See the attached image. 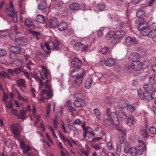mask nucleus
<instances>
[{
	"instance_id": "obj_37",
	"label": "nucleus",
	"mask_w": 156,
	"mask_h": 156,
	"mask_svg": "<svg viewBox=\"0 0 156 156\" xmlns=\"http://www.w3.org/2000/svg\"><path fill=\"white\" fill-rule=\"evenodd\" d=\"M13 63L17 66H21L23 64V62L22 60L17 59L13 61Z\"/></svg>"
},
{
	"instance_id": "obj_28",
	"label": "nucleus",
	"mask_w": 156,
	"mask_h": 156,
	"mask_svg": "<svg viewBox=\"0 0 156 156\" xmlns=\"http://www.w3.org/2000/svg\"><path fill=\"white\" fill-rule=\"evenodd\" d=\"M69 9L73 11L78 10L80 8V5L77 3L70 4L69 5Z\"/></svg>"
},
{
	"instance_id": "obj_61",
	"label": "nucleus",
	"mask_w": 156,
	"mask_h": 156,
	"mask_svg": "<svg viewBox=\"0 0 156 156\" xmlns=\"http://www.w3.org/2000/svg\"><path fill=\"white\" fill-rule=\"evenodd\" d=\"M120 136L119 137V142L121 144H123L124 142V138L122 134H120V135H119Z\"/></svg>"
},
{
	"instance_id": "obj_14",
	"label": "nucleus",
	"mask_w": 156,
	"mask_h": 156,
	"mask_svg": "<svg viewBox=\"0 0 156 156\" xmlns=\"http://www.w3.org/2000/svg\"><path fill=\"white\" fill-rule=\"evenodd\" d=\"M140 58V56L139 54L134 52L129 55L128 59L131 62H134L139 61Z\"/></svg>"
},
{
	"instance_id": "obj_11",
	"label": "nucleus",
	"mask_w": 156,
	"mask_h": 156,
	"mask_svg": "<svg viewBox=\"0 0 156 156\" xmlns=\"http://www.w3.org/2000/svg\"><path fill=\"white\" fill-rule=\"evenodd\" d=\"M150 91H146L143 92L140 90L138 91V94L139 97L142 100H145L148 101L151 98L150 94Z\"/></svg>"
},
{
	"instance_id": "obj_36",
	"label": "nucleus",
	"mask_w": 156,
	"mask_h": 156,
	"mask_svg": "<svg viewBox=\"0 0 156 156\" xmlns=\"http://www.w3.org/2000/svg\"><path fill=\"white\" fill-rule=\"evenodd\" d=\"M93 111L94 114L96 116V118L98 120L100 119L101 115V114L99 110L97 108H94L93 110Z\"/></svg>"
},
{
	"instance_id": "obj_27",
	"label": "nucleus",
	"mask_w": 156,
	"mask_h": 156,
	"mask_svg": "<svg viewBox=\"0 0 156 156\" xmlns=\"http://www.w3.org/2000/svg\"><path fill=\"white\" fill-rule=\"evenodd\" d=\"M94 133L92 130H88L87 129L85 130L83 135L84 138L87 136L89 138L94 136Z\"/></svg>"
},
{
	"instance_id": "obj_7",
	"label": "nucleus",
	"mask_w": 156,
	"mask_h": 156,
	"mask_svg": "<svg viewBox=\"0 0 156 156\" xmlns=\"http://www.w3.org/2000/svg\"><path fill=\"white\" fill-rule=\"evenodd\" d=\"M11 128L14 137L19 139L20 137L21 130L22 129L20 124L19 123H14L11 126Z\"/></svg>"
},
{
	"instance_id": "obj_23",
	"label": "nucleus",
	"mask_w": 156,
	"mask_h": 156,
	"mask_svg": "<svg viewBox=\"0 0 156 156\" xmlns=\"http://www.w3.org/2000/svg\"><path fill=\"white\" fill-rule=\"evenodd\" d=\"M126 42L127 45L130 46L136 43L137 41L135 38L128 36L126 38Z\"/></svg>"
},
{
	"instance_id": "obj_24",
	"label": "nucleus",
	"mask_w": 156,
	"mask_h": 156,
	"mask_svg": "<svg viewBox=\"0 0 156 156\" xmlns=\"http://www.w3.org/2000/svg\"><path fill=\"white\" fill-rule=\"evenodd\" d=\"M25 25L27 27H30L34 29L36 27V26L34 24L33 21L29 18L25 19Z\"/></svg>"
},
{
	"instance_id": "obj_25",
	"label": "nucleus",
	"mask_w": 156,
	"mask_h": 156,
	"mask_svg": "<svg viewBox=\"0 0 156 156\" xmlns=\"http://www.w3.org/2000/svg\"><path fill=\"white\" fill-rule=\"evenodd\" d=\"M115 62L114 59L110 58L105 61V63L107 66L112 67L115 64Z\"/></svg>"
},
{
	"instance_id": "obj_31",
	"label": "nucleus",
	"mask_w": 156,
	"mask_h": 156,
	"mask_svg": "<svg viewBox=\"0 0 156 156\" xmlns=\"http://www.w3.org/2000/svg\"><path fill=\"white\" fill-rule=\"evenodd\" d=\"M128 104L126 101L122 100L119 102L118 106L120 108L125 109L126 108Z\"/></svg>"
},
{
	"instance_id": "obj_56",
	"label": "nucleus",
	"mask_w": 156,
	"mask_h": 156,
	"mask_svg": "<svg viewBox=\"0 0 156 156\" xmlns=\"http://www.w3.org/2000/svg\"><path fill=\"white\" fill-rule=\"evenodd\" d=\"M106 146L109 150H112L113 148L112 144L111 141L108 142L107 143Z\"/></svg>"
},
{
	"instance_id": "obj_30",
	"label": "nucleus",
	"mask_w": 156,
	"mask_h": 156,
	"mask_svg": "<svg viewBox=\"0 0 156 156\" xmlns=\"http://www.w3.org/2000/svg\"><path fill=\"white\" fill-rule=\"evenodd\" d=\"M25 80L24 79H20L17 80L16 83L17 85L20 87L26 88V86L25 84Z\"/></svg>"
},
{
	"instance_id": "obj_26",
	"label": "nucleus",
	"mask_w": 156,
	"mask_h": 156,
	"mask_svg": "<svg viewBox=\"0 0 156 156\" xmlns=\"http://www.w3.org/2000/svg\"><path fill=\"white\" fill-rule=\"evenodd\" d=\"M67 25L65 22H62L58 26V28L60 31H63L67 29Z\"/></svg>"
},
{
	"instance_id": "obj_52",
	"label": "nucleus",
	"mask_w": 156,
	"mask_h": 156,
	"mask_svg": "<svg viewBox=\"0 0 156 156\" xmlns=\"http://www.w3.org/2000/svg\"><path fill=\"white\" fill-rule=\"evenodd\" d=\"M150 133L152 134H155L156 133V127L152 126L149 129Z\"/></svg>"
},
{
	"instance_id": "obj_22",
	"label": "nucleus",
	"mask_w": 156,
	"mask_h": 156,
	"mask_svg": "<svg viewBox=\"0 0 156 156\" xmlns=\"http://www.w3.org/2000/svg\"><path fill=\"white\" fill-rule=\"evenodd\" d=\"M58 20L56 18H52L48 22V25L51 28H55L57 26Z\"/></svg>"
},
{
	"instance_id": "obj_20",
	"label": "nucleus",
	"mask_w": 156,
	"mask_h": 156,
	"mask_svg": "<svg viewBox=\"0 0 156 156\" xmlns=\"http://www.w3.org/2000/svg\"><path fill=\"white\" fill-rule=\"evenodd\" d=\"M47 4L45 0L41 2L37 5L38 9L40 11H44V12H46V9L47 7Z\"/></svg>"
},
{
	"instance_id": "obj_18",
	"label": "nucleus",
	"mask_w": 156,
	"mask_h": 156,
	"mask_svg": "<svg viewBox=\"0 0 156 156\" xmlns=\"http://www.w3.org/2000/svg\"><path fill=\"white\" fill-rule=\"evenodd\" d=\"M72 65L76 69H80L81 66V61L77 58H74L71 62Z\"/></svg>"
},
{
	"instance_id": "obj_42",
	"label": "nucleus",
	"mask_w": 156,
	"mask_h": 156,
	"mask_svg": "<svg viewBox=\"0 0 156 156\" xmlns=\"http://www.w3.org/2000/svg\"><path fill=\"white\" fill-rule=\"evenodd\" d=\"M76 50L78 51H83V48L84 47V45L81 43L77 44L75 46Z\"/></svg>"
},
{
	"instance_id": "obj_49",
	"label": "nucleus",
	"mask_w": 156,
	"mask_h": 156,
	"mask_svg": "<svg viewBox=\"0 0 156 156\" xmlns=\"http://www.w3.org/2000/svg\"><path fill=\"white\" fill-rule=\"evenodd\" d=\"M10 52L9 53V57L12 59H14L17 57V54L15 52L13 51L12 50H9Z\"/></svg>"
},
{
	"instance_id": "obj_53",
	"label": "nucleus",
	"mask_w": 156,
	"mask_h": 156,
	"mask_svg": "<svg viewBox=\"0 0 156 156\" xmlns=\"http://www.w3.org/2000/svg\"><path fill=\"white\" fill-rule=\"evenodd\" d=\"M79 69V71L80 73V74L79 75H80V76L83 77V76L85 75L86 73V71L85 69L83 68L81 69Z\"/></svg>"
},
{
	"instance_id": "obj_35",
	"label": "nucleus",
	"mask_w": 156,
	"mask_h": 156,
	"mask_svg": "<svg viewBox=\"0 0 156 156\" xmlns=\"http://www.w3.org/2000/svg\"><path fill=\"white\" fill-rule=\"evenodd\" d=\"M18 119L24 120L26 119V113L24 110H21L20 114L17 115Z\"/></svg>"
},
{
	"instance_id": "obj_58",
	"label": "nucleus",
	"mask_w": 156,
	"mask_h": 156,
	"mask_svg": "<svg viewBox=\"0 0 156 156\" xmlns=\"http://www.w3.org/2000/svg\"><path fill=\"white\" fill-rule=\"evenodd\" d=\"M34 65V64L33 63H32L30 61L27 63V68L30 70L31 69L32 66H33Z\"/></svg>"
},
{
	"instance_id": "obj_33",
	"label": "nucleus",
	"mask_w": 156,
	"mask_h": 156,
	"mask_svg": "<svg viewBox=\"0 0 156 156\" xmlns=\"http://www.w3.org/2000/svg\"><path fill=\"white\" fill-rule=\"evenodd\" d=\"M25 2L24 0H20L19 3V8L22 11H24L25 9Z\"/></svg>"
},
{
	"instance_id": "obj_21",
	"label": "nucleus",
	"mask_w": 156,
	"mask_h": 156,
	"mask_svg": "<svg viewBox=\"0 0 156 156\" xmlns=\"http://www.w3.org/2000/svg\"><path fill=\"white\" fill-rule=\"evenodd\" d=\"M15 43L17 45H25L28 44V41L26 38L20 37L16 40Z\"/></svg>"
},
{
	"instance_id": "obj_48",
	"label": "nucleus",
	"mask_w": 156,
	"mask_h": 156,
	"mask_svg": "<svg viewBox=\"0 0 156 156\" xmlns=\"http://www.w3.org/2000/svg\"><path fill=\"white\" fill-rule=\"evenodd\" d=\"M81 123V121L80 119H75L73 122L72 123V126H73L75 125H80Z\"/></svg>"
},
{
	"instance_id": "obj_2",
	"label": "nucleus",
	"mask_w": 156,
	"mask_h": 156,
	"mask_svg": "<svg viewBox=\"0 0 156 156\" xmlns=\"http://www.w3.org/2000/svg\"><path fill=\"white\" fill-rule=\"evenodd\" d=\"M108 118L104 120L105 125L109 129H112L114 127V125L116 124L114 123V121L115 120V117L116 119L117 118L116 115L114 112L108 113Z\"/></svg>"
},
{
	"instance_id": "obj_5",
	"label": "nucleus",
	"mask_w": 156,
	"mask_h": 156,
	"mask_svg": "<svg viewBox=\"0 0 156 156\" xmlns=\"http://www.w3.org/2000/svg\"><path fill=\"white\" fill-rule=\"evenodd\" d=\"M59 41L58 40H56L55 41H49L45 42V47L46 48L48 51H45V53L47 55L49 54L50 52L49 50L57 51L59 49Z\"/></svg>"
},
{
	"instance_id": "obj_1",
	"label": "nucleus",
	"mask_w": 156,
	"mask_h": 156,
	"mask_svg": "<svg viewBox=\"0 0 156 156\" xmlns=\"http://www.w3.org/2000/svg\"><path fill=\"white\" fill-rule=\"evenodd\" d=\"M41 69L39 70V72L42 79L43 80L46 79L45 87L48 90H52L50 84L49 83L48 77L50 75V72L47 68L44 66H40Z\"/></svg>"
},
{
	"instance_id": "obj_59",
	"label": "nucleus",
	"mask_w": 156,
	"mask_h": 156,
	"mask_svg": "<svg viewBox=\"0 0 156 156\" xmlns=\"http://www.w3.org/2000/svg\"><path fill=\"white\" fill-rule=\"evenodd\" d=\"M26 16V15L25 13L24 12V11H22V12L20 13V20L21 21H23V19H26L25 17Z\"/></svg>"
},
{
	"instance_id": "obj_62",
	"label": "nucleus",
	"mask_w": 156,
	"mask_h": 156,
	"mask_svg": "<svg viewBox=\"0 0 156 156\" xmlns=\"http://www.w3.org/2000/svg\"><path fill=\"white\" fill-rule=\"evenodd\" d=\"M17 92L18 95V98L19 100H22L24 101H27V99L26 98H24L23 97H22L20 96V94L18 91L17 90Z\"/></svg>"
},
{
	"instance_id": "obj_50",
	"label": "nucleus",
	"mask_w": 156,
	"mask_h": 156,
	"mask_svg": "<svg viewBox=\"0 0 156 156\" xmlns=\"http://www.w3.org/2000/svg\"><path fill=\"white\" fill-rule=\"evenodd\" d=\"M128 26V23L127 21H122L120 23L119 25V27L122 28Z\"/></svg>"
},
{
	"instance_id": "obj_12",
	"label": "nucleus",
	"mask_w": 156,
	"mask_h": 156,
	"mask_svg": "<svg viewBox=\"0 0 156 156\" xmlns=\"http://www.w3.org/2000/svg\"><path fill=\"white\" fill-rule=\"evenodd\" d=\"M41 96L45 97L47 99L51 98L53 95L52 90H46L43 89L41 90Z\"/></svg>"
},
{
	"instance_id": "obj_17",
	"label": "nucleus",
	"mask_w": 156,
	"mask_h": 156,
	"mask_svg": "<svg viewBox=\"0 0 156 156\" xmlns=\"http://www.w3.org/2000/svg\"><path fill=\"white\" fill-rule=\"evenodd\" d=\"M132 69L136 71H140L143 68V64L140 61L133 63L131 64Z\"/></svg>"
},
{
	"instance_id": "obj_9",
	"label": "nucleus",
	"mask_w": 156,
	"mask_h": 156,
	"mask_svg": "<svg viewBox=\"0 0 156 156\" xmlns=\"http://www.w3.org/2000/svg\"><path fill=\"white\" fill-rule=\"evenodd\" d=\"M143 151V147L139 145L136 147L130 148L129 152L133 156H136L137 155H140L142 154Z\"/></svg>"
},
{
	"instance_id": "obj_63",
	"label": "nucleus",
	"mask_w": 156,
	"mask_h": 156,
	"mask_svg": "<svg viewBox=\"0 0 156 156\" xmlns=\"http://www.w3.org/2000/svg\"><path fill=\"white\" fill-rule=\"evenodd\" d=\"M142 64L143 67L144 69L148 67L150 65L149 62L148 61H145Z\"/></svg>"
},
{
	"instance_id": "obj_3",
	"label": "nucleus",
	"mask_w": 156,
	"mask_h": 156,
	"mask_svg": "<svg viewBox=\"0 0 156 156\" xmlns=\"http://www.w3.org/2000/svg\"><path fill=\"white\" fill-rule=\"evenodd\" d=\"M138 26L137 27L138 30L140 31V33L143 36H146L149 35L151 31L149 30L148 24L147 22H145L143 20H138Z\"/></svg>"
},
{
	"instance_id": "obj_46",
	"label": "nucleus",
	"mask_w": 156,
	"mask_h": 156,
	"mask_svg": "<svg viewBox=\"0 0 156 156\" xmlns=\"http://www.w3.org/2000/svg\"><path fill=\"white\" fill-rule=\"evenodd\" d=\"M31 34L32 35L34 36V38L35 40H38L39 39L38 37L40 35V34L39 33L35 31H33L32 32Z\"/></svg>"
},
{
	"instance_id": "obj_10",
	"label": "nucleus",
	"mask_w": 156,
	"mask_h": 156,
	"mask_svg": "<svg viewBox=\"0 0 156 156\" xmlns=\"http://www.w3.org/2000/svg\"><path fill=\"white\" fill-rule=\"evenodd\" d=\"M125 32L123 30H119L114 32V40L112 42L114 44H116L118 43L117 40H119L122 38L125 35Z\"/></svg>"
},
{
	"instance_id": "obj_51",
	"label": "nucleus",
	"mask_w": 156,
	"mask_h": 156,
	"mask_svg": "<svg viewBox=\"0 0 156 156\" xmlns=\"http://www.w3.org/2000/svg\"><path fill=\"white\" fill-rule=\"evenodd\" d=\"M7 52L5 50L0 49V58L6 55Z\"/></svg>"
},
{
	"instance_id": "obj_44",
	"label": "nucleus",
	"mask_w": 156,
	"mask_h": 156,
	"mask_svg": "<svg viewBox=\"0 0 156 156\" xmlns=\"http://www.w3.org/2000/svg\"><path fill=\"white\" fill-rule=\"evenodd\" d=\"M134 120V117L132 116H130L126 120L127 124L129 126H130L133 123Z\"/></svg>"
},
{
	"instance_id": "obj_6",
	"label": "nucleus",
	"mask_w": 156,
	"mask_h": 156,
	"mask_svg": "<svg viewBox=\"0 0 156 156\" xmlns=\"http://www.w3.org/2000/svg\"><path fill=\"white\" fill-rule=\"evenodd\" d=\"M149 84H145L144 88L146 90L156 89V75H152L149 77Z\"/></svg>"
},
{
	"instance_id": "obj_47",
	"label": "nucleus",
	"mask_w": 156,
	"mask_h": 156,
	"mask_svg": "<svg viewBox=\"0 0 156 156\" xmlns=\"http://www.w3.org/2000/svg\"><path fill=\"white\" fill-rule=\"evenodd\" d=\"M148 91H152V92L150 94L151 98L154 99H156V89H154L152 90H149Z\"/></svg>"
},
{
	"instance_id": "obj_13",
	"label": "nucleus",
	"mask_w": 156,
	"mask_h": 156,
	"mask_svg": "<svg viewBox=\"0 0 156 156\" xmlns=\"http://www.w3.org/2000/svg\"><path fill=\"white\" fill-rule=\"evenodd\" d=\"M20 148L23 150L24 154H27L28 151L31 150V148L29 145L25 144L24 142L22 140L20 141Z\"/></svg>"
},
{
	"instance_id": "obj_15",
	"label": "nucleus",
	"mask_w": 156,
	"mask_h": 156,
	"mask_svg": "<svg viewBox=\"0 0 156 156\" xmlns=\"http://www.w3.org/2000/svg\"><path fill=\"white\" fill-rule=\"evenodd\" d=\"M74 105L76 108L83 107L85 106V102L83 99L78 98L74 101Z\"/></svg>"
},
{
	"instance_id": "obj_40",
	"label": "nucleus",
	"mask_w": 156,
	"mask_h": 156,
	"mask_svg": "<svg viewBox=\"0 0 156 156\" xmlns=\"http://www.w3.org/2000/svg\"><path fill=\"white\" fill-rule=\"evenodd\" d=\"M118 116L120 118L125 119L127 117V115L125 112L123 110H120L118 113Z\"/></svg>"
},
{
	"instance_id": "obj_41",
	"label": "nucleus",
	"mask_w": 156,
	"mask_h": 156,
	"mask_svg": "<svg viewBox=\"0 0 156 156\" xmlns=\"http://www.w3.org/2000/svg\"><path fill=\"white\" fill-rule=\"evenodd\" d=\"M63 5V3L62 2H59L56 3L54 6V8L57 9H59L62 8Z\"/></svg>"
},
{
	"instance_id": "obj_55",
	"label": "nucleus",
	"mask_w": 156,
	"mask_h": 156,
	"mask_svg": "<svg viewBox=\"0 0 156 156\" xmlns=\"http://www.w3.org/2000/svg\"><path fill=\"white\" fill-rule=\"evenodd\" d=\"M48 129L51 132L53 136L55 138L57 137V136L53 128L51 126H48Z\"/></svg>"
},
{
	"instance_id": "obj_43",
	"label": "nucleus",
	"mask_w": 156,
	"mask_h": 156,
	"mask_svg": "<svg viewBox=\"0 0 156 156\" xmlns=\"http://www.w3.org/2000/svg\"><path fill=\"white\" fill-rule=\"evenodd\" d=\"M114 32L113 31H109L105 35L106 38L108 40H109L113 36L114 38Z\"/></svg>"
},
{
	"instance_id": "obj_29",
	"label": "nucleus",
	"mask_w": 156,
	"mask_h": 156,
	"mask_svg": "<svg viewBox=\"0 0 156 156\" xmlns=\"http://www.w3.org/2000/svg\"><path fill=\"white\" fill-rule=\"evenodd\" d=\"M93 81L92 78L90 77L88 78L85 83V87L87 89H90L91 86Z\"/></svg>"
},
{
	"instance_id": "obj_16",
	"label": "nucleus",
	"mask_w": 156,
	"mask_h": 156,
	"mask_svg": "<svg viewBox=\"0 0 156 156\" xmlns=\"http://www.w3.org/2000/svg\"><path fill=\"white\" fill-rule=\"evenodd\" d=\"M117 121H116V123L115 124L116 126L115 127V129L118 131L120 132L118 134L119 135H120V134H124L126 135V132L125 131V129L122 126H119V119L117 118H116Z\"/></svg>"
},
{
	"instance_id": "obj_32",
	"label": "nucleus",
	"mask_w": 156,
	"mask_h": 156,
	"mask_svg": "<svg viewBox=\"0 0 156 156\" xmlns=\"http://www.w3.org/2000/svg\"><path fill=\"white\" fill-rule=\"evenodd\" d=\"M134 105H131L128 104L126 108L127 111L130 113H133L135 110L136 107Z\"/></svg>"
},
{
	"instance_id": "obj_34",
	"label": "nucleus",
	"mask_w": 156,
	"mask_h": 156,
	"mask_svg": "<svg viewBox=\"0 0 156 156\" xmlns=\"http://www.w3.org/2000/svg\"><path fill=\"white\" fill-rule=\"evenodd\" d=\"M110 48L106 46H105L104 47H102L101 48L100 50L99 51L102 54H106L109 50Z\"/></svg>"
},
{
	"instance_id": "obj_57",
	"label": "nucleus",
	"mask_w": 156,
	"mask_h": 156,
	"mask_svg": "<svg viewBox=\"0 0 156 156\" xmlns=\"http://www.w3.org/2000/svg\"><path fill=\"white\" fill-rule=\"evenodd\" d=\"M144 15V12L142 10L138 11L137 12L136 14L137 16L139 18L142 17V16Z\"/></svg>"
},
{
	"instance_id": "obj_64",
	"label": "nucleus",
	"mask_w": 156,
	"mask_h": 156,
	"mask_svg": "<svg viewBox=\"0 0 156 156\" xmlns=\"http://www.w3.org/2000/svg\"><path fill=\"white\" fill-rule=\"evenodd\" d=\"M54 127L56 130L58 129L57 124L58 123V119H54L53 120Z\"/></svg>"
},
{
	"instance_id": "obj_39",
	"label": "nucleus",
	"mask_w": 156,
	"mask_h": 156,
	"mask_svg": "<svg viewBox=\"0 0 156 156\" xmlns=\"http://www.w3.org/2000/svg\"><path fill=\"white\" fill-rule=\"evenodd\" d=\"M37 20L38 22L41 23H44L45 21L44 17L39 14L37 15Z\"/></svg>"
},
{
	"instance_id": "obj_45",
	"label": "nucleus",
	"mask_w": 156,
	"mask_h": 156,
	"mask_svg": "<svg viewBox=\"0 0 156 156\" xmlns=\"http://www.w3.org/2000/svg\"><path fill=\"white\" fill-rule=\"evenodd\" d=\"M106 7V5L103 3H99L97 5V8L100 11L104 10Z\"/></svg>"
},
{
	"instance_id": "obj_60",
	"label": "nucleus",
	"mask_w": 156,
	"mask_h": 156,
	"mask_svg": "<svg viewBox=\"0 0 156 156\" xmlns=\"http://www.w3.org/2000/svg\"><path fill=\"white\" fill-rule=\"evenodd\" d=\"M51 112V104H48L47 108L46 116L49 117V114Z\"/></svg>"
},
{
	"instance_id": "obj_38",
	"label": "nucleus",
	"mask_w": 156,
	"mask_h": 156,
	"mask_svg": "<svg viewBox=\"0 0 156 156\" xmlns=\"http://www.w3.org/2000/svg\"><path fill=\"white\" fill-rule=\"evenodd\" d=\"M140 133L141 136L147 138L148 137V132L146 129H141L140 131Z\"/></svg>"
},
{
	"instance_id": "obj_8",
	"label": "nucleus",
	"mask_w": 156,
	"mask_h": 156,
	"mask_svg": "<svg viewBox=\"0 0 156 156\" xmlns=\"http://www.w3.org/2000/svg\"><path fill=\"white\" fill-rule=\"evenodd\" d=\"M76 69H73L71 70L70 73L72 76L73 77L76 78V79L74 81L73 83L74 84L76 85V87H78L82 83L83 80V78L80 75L74 74V73L76 71Z\"/></svg>"
},
{
	"instance_id": "obj_54",
	"label": "nucleus",
	"mask_w": 156,
	"mask_h": 156,
	"mask_svg": "<svg viewBox=\"0 0 156 156\" xmlns=\"http://www.w3.org/2000/svg\"><path fill=\"white\" fill-rule=\"evenodd\" d=\"M6 30H0V36L2 37H5L8 34Z\"/></svg>"
},
{
	"instance_id": "obj_19",
	"label": "nucleus",
	"mask_w": 156,
	"mask_h": 156,
	"mask_svg": "<svg viewBox=\"0 0 156 156\" xmlns=\"http://www.w3.org/2000/svg\"><path fill=\"white\" fill-rule=\"evenodd\" d=\"M9 50H12L17 54H21L25 52L24 50L19 46H11L9 48Z\"/></svg>"
},
{
	"instance_id": "obj_4",
	"label": "nucleus",
	"mask_w": 156,
	"mask_h": 156,
	"mask_svg": "<svg viewBox=\"0 0 156 156\" xmlns=\"http://www.w3.org/2000/svg\"><path fill=\"white\" fill-rule=\"evenodd\" d=\"M6 12L8 16L11 18V20L13 23H16L18 21L17 12L14 11L12 3L10 2L9 7L6 9Z\"/></svg>"
}]
</instances>
